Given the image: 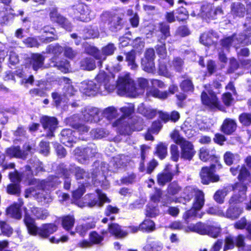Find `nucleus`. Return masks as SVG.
I'll return each instance as SVG.
<instances>
[{
    "mask_svg": "<svg viewBox=\"0 0 251 251\" xmlns=\"http://www.w3.org/2000/svg\"><path fill=\"white\" fill-rule=\"evenodd\" d=\"M234 242L233 237L231 236H226L225 239V245L223 248L224 251H227L234 247Z\"/></svg>",
    "mask_w": 251,
    "mask_h": 251,
    "instance_id": "69168bd1",
    "label": "nucleus"
},
{
    "mask_svg": "<svg viewBox=\"0 0 251 251\" xmlns=\"http://www.w3.org/2000/svg\"><path fill=\"white\" fill-rule=\"evenodd\" d=\"M24 223L27 228L28 233L32 235H36L37 227L35 225V221L26 212L25 213Z\"/></svg>",
    "mask_w": 251,
    "mask_h": 251,
    "instance_id": "2f4dec72",
    "label": "nucleus"
},
{
    "mask_svg": "<svg viewBox=\"0 0 251 251\" xmlns=\"http://www.w3.org/2000/svg\"><path fill=\"white\" fill-rule=\"evenodd\" d=\"M80 67L83 70L90 71L96 68V65L93 58H86L81 61Z\"/></svg>",
    "mask_w": 251,
    "mask_h": 251,
    "instance_id": "37998d69",
    "label": "nucleus"
},
{
    "mask_svg": "<svg viewBox=\"0 0 251 251\" xmlns=\"http://www.w3.org/2000/svg\"><path fill=\"white\" fill-rule=\"evenodd\" d=\"M32 148L28 143H25L23 147V150H21L19 146L11 147L6 150V154L12 157L25 159L29 152H31Z\"/></svg>",
    "mask_w": 251,
    "mask_h": 251,
    "instance_id": "9d476101",
    "label": "nucleus"
},
{
    "mask_svg": "<svg viewBox=\"0 0 251 251\" xmlns=\"http://www.w3.org/2000/svg\"><path fill=\"white\" fill-rule=\"evenodd\" d=\"M180 190L181 187L176 181L171 183L169 185L167 189L168 194L172 195H175L177 194Z\"/></svg>",
    "mask_w": 251,
    "mask_h": 251,
    "instance_id": "bf43d9fd",
    "label": "nucleus"
},
{
    "mask_svg": "<svg viewBox=\"0 0 251 251\" xmlns=\"http://www.w3.org/2000/svg\"><path fill=\"white\" fill-rule=\"evenodd\" d=\"M151 83L153 88L148 93L149 95L160 99H165L168 97V93L167 91L161 92L155 88L156 87L160 88H164L165 85L163 81L158 79H153L151 80Z\"/></svg>",
    "mask_w": 251,
    "mask_h": 251,
    "instance_id": "a211bd4d",
    "label": "nucleus"
},
{
    "mask_svg": "<svg viewBox=\"0 0 251 251\" xmlns=\"http://www.w3.org/2000/svg\"><path fill=\"white\" fill-rule=\"evenodd\" d=\"M0 228L2 233L7 236H10L13 233V229L6 222L0 221Z\"/></svg>",
    "mask_w": 251,
    "mask_h": 251,
    "instance_id": "e2e57ef3",
    "label": "nucleus"
},
{
    "mask_svg": "<svg viewBox=\"0 0 251 251\" xmlns=\"http://www.w3.org/2000/svg\"><path fill=\"white\" fill-rule=\"evenodd\" d=\"M96 193V197H94V195L93 194H91L89 196L90 198L93 199V200L90 202H88L87 205L90 207L95 205L101 207L104 202H110L106 196L104 194H103L100 190H97Z\"/></svg>",
    "mask_w": 251,
    "mask_h": 251,
    "instance_id": "b1692460",
    "label": "nucleus"
},
{
    "mask_svg": "<svg viewBox=\"0 0 251 251\" xmlns=\"http://www.w3.org/2000/svg\"><path fill=\"white\" fill-rule=\"evenodd\" d=\"M201 182L203 184H208L210 182H217L219 180V177L212 172L208 167H203L200 173Z\"/></svg>",
    "mask_w": 251,
    "mask_h": 251,
    "instance_id": "4be33fe9",
    "label": "nucleus"
},
{
    "mask_svg": "<svg viewBox=\"0 0 251 251\" xmlns=\"http://www.w3.org/2000/svg\"><path fill=\"white\" fill-rule=\"evenodd\" d=\"M6 191L9 194L18 196L21 193L20 185L19 184H10L7 185Z\"/></svg>",
    "mask_w": 251,
    "mask_h": 251,
    "instance_id": "8fccbe9b",
    "label": "nucleus"
},
{
    "mask_svg": "<svg viewBox=\"0 0 251 251\" xmlns=\"http://www.w3.org/2000/svg\"><path fill=\"white\" fill-rule=\"evenodd\" d=\"M45 57L39 53H34L30 58V64L34 71H37L41 68L44 63Z\"/></svg>",
    "mask_w": 251,
    "mask_h": 251,
    "instance_id": "bb28decb",
    "label": "nucleus"
},
{
    "mask_svg": "<svg viewBox=\"0 0 251 251\" xmlns=\"http://www.w3.org/2000/svg\"><path fill=\"white\" fill-rule=\"evenodd\" d=\"M207 231V235L212 238H216L220 235L221 229L218 227L209 226Z\"/></svg>",
    "mask_w": 251,
    "mask_h": 251,
    "instance_id": "6e6d98bb",
    "label": "nucleus"
},
{
    "mask_svg": "<svg viewBox=\"0 0 251 251\" xmlns=\"http://www.w3.org/2000/svg\"><path fill=\"white\" fill-rule=\"evenodd\" d=\"M24 168L22 177L28 185H35L37 179L33 176L44 170L42 163L35 157L31 158Z\"/></svg>",
    "mask_w": 251,
    "mask_h": 251,
    "instance_id": "7ed1b4c3",
    "label": "nucleus"
},
{
    "mask_svg": "<svg viewBox=\"0 0 251 251\" xmlns=\"http://www.w3.org/2000/svg\"><path fill=\"white\" fill-rule=\"evenodd\" d=\"M40 123L44 129L48 132L47 135L48 137L53 136V132L58 125L57 119L54 117L44 116L41 118Z\"/></svg>",
    "mask_w": 251,
    "mask_h": 251,
    "instance_id": "2eb2a0df",
    "label": "nucleus"
},
{
    "mask_svg": "<svg viewBox=\"0 0 251 251\" xmlns=\"http://www.w3.org/2000/svg\"><path fill=\"white\" fill-rule=\"evenodd\" d=\"M61 182L57 176H50L45 180H37L35 184L36 187H31L25 191V197L26 198L33 197L38 201H42V197L40 196L41 192L50 190Z\"/></svg>",
    "mask_w": 251,
    "mask_h": 251,
    "instance_id": "f03ea898",
    "label": "nucleus"
},
{
    "mask_svg": "<svg viewBox=\"0 0 251 251\" xmlns=\"http://www.w3.org/2000/svg\"><path fill=\"white\" fill-rule=\"evenodd\" d=\"M63 48L58 44L50 45L47 48V51L55 55L60 54L63 51Z\"/></svg>",
    "mask_w": 251,
    "mask_h": 251,
    "instance_id": "13d9d810",
    "label": "nucleus"
},
{
    "mask_svg": "<svg viewBox=\"0 0 251 251\" xmlns=\"http://www.w3.org/2000/svg\"><path fill=\"white\" fill-rule=\"evenodd\" d=\"M214 38H217V33L213 30L204 32L200 37V42L206 46L212 45L214 42Z\"/></svg>",
    "mask_w": 251,
    "mask_h": 251,
    "instance_id": "cd10ccee",
    "label": "nucleus"
},
{
    "mask_svg": "<svg viewBox=\"0 0 251 251\" xmlns=\"http://www.w3.org/2000/svg\"><path fill=\"white\" fill-rule=\"evenodd\" d=\"M117 87L118 94L135 97L138 94V88L135 87L133 80L126 75L119 78L116 85L113 75H108L104 72H100L93 80L82 82L79 86L80 91L87 96L100 93L106 95Z\"/></svg>",
    "mask_w": 251,
    "mask_h": 251,
    "instance_id": "f257e3e1",
    "label": "nucleus"
},
{
    "mask_svg": "<svg viewBox=\"0 0 251 251\" xmlns=\"http://www.w3.org/2000/svg\"><path fill=\"white\" fill-rule=\"evenodd\" d=\"M138 111L148 119L153 118L156 115V111L150 108L145 107L143 104H140Z\"/></svg>",
    "mask_w": 251,
    "mask_h": 251,
    "instance_id": "ea45409f",
    "label": "nucleus"
},
{
    "mask_svg": "<svg viewBox=\"0 0 251 251\" xmlns=\"http://www.w3.org/2000/svg\"><path fill=\"white\" fill-rule=\"evenodd\" d=\"M100 111L97 107L87 106L81 110V120L87 123H96L100 121L99 116Z\"/></svg>",
    "mask_w": 251,
    "mask_h": 251,
    "instance_id": "6e6552de",
    "label": "nucleus"
},
{
    "mask_svg": "<svg viewBox=\"0 0 251 251\" xmlns=\"http://www.w3.org/2000/svg\"><path fill=\"white\" fill-rule=\"evenodd\" d=\"M213 155L212 151L211 152L206 148H202L200 150L199 156L201 160L207 161Z\"/></svg>",
    "mask_w": 251,
    "mask_h": 251,
    "instance_id": "680f3d73",
    "label": "nucleus"
},
{
    "mask_svg": "<svg viewBox=\"0 0 251 251\" xmlns=\"http://www.w3.org/2000/svg\"><path fill=\"white\" fill-rule=\"evenodd\" d=\"M56 66L59 70L64 73H66L69 71L70 65L69 62L66 60L57 62Z\"/></svg>",
    "mask_w": 251,
    "mask_h": 251,
    "instance_id": "0e129e2a",
    "label": "nucleus"
},
{
    "mask_svg": "<svg viewBox=\"0 0 251 251\" xmlns=\"http://www.w3.org/2000/svg\"><path fill=\"white\" fill-rule=\"evenodd\" d=\"M233 188L232 185L229 184L224 187L222 189L217 191L214 195V200L217 202L222 203L225 197L229 192L232 191Z\"/></svg>",
    "mask_w": 251,
    "mask_h": 251,
    "instance_id": "c756f323",
    "label": "nucleus"
},
{
    "mask_svg": "<svg viewBox=\"0 0 251 251\" xmlns=\"http://www.w3.org/2000/svg\"><path fill=\"white\" fill-rule=\"evenodd\" d=\"M72 10L74 18L79 21L87 22L93 18L88 6L83 3H79L73 6Z\"/></svg>",
    "mask_w": 251,
    "mask_h": 251,
    "instance_id": "423d86ee",
    "label": "nucleus"
},
{
    "mask_svg": "<svg viewBox=\"0 0 251 251\" xmlns=\"http://www.w3.org/2000/svg\"><path fill=\"white\" fill-rule=\"evenodd\" d=\"M174 176V174L172 171L170 166H167L157 175V183L160 186H164L173 179Z\"/></svg>",
    "mask_w": 251,
    "mask_h": 251,
    "instance_id": "aec40b11",
    "label": "nucleus"
},
{
    "mask_svg": "<svg viewBox=\"0 0 251 251\" xmlns=\"http://www.w3.org/2000/svg\"><path fill=\"white\" fill-rule=\"evenodd\" d=\"M103 165H106L105 163H101L100 165L99 162H95L94 163L93 172L91 173V177L89 176V174L85 172L83 169H81L79 167L75 168V176L77 179H85L84 184L86 186H88L90 184L91 182H92L93 180L98 176L99 175H100V171L102 172V174L105 172V167L102 168Z\"/></svg>",
    "mask_w": 251,
    "mask_h": 251,
    "instance_id": "20e7f679",
    "label": "nucleus"
},
{
    "mask_svg": "<svg viewBox=\"0 0 251 251\" xmlns=\"http://www.w3.org/2000/svg\"><path fill=\"white\" fill-rule=\"evenodd\" d=\"M100 21L107 23L108 28L113 32L120 30L123 26L124 21L122 16L108 11H103L100 16Z\"/></svg>",
    "mask_w": 251,
    "mask_h": 251,
    "instance_id": "39448f33",
    "label": "nucleus"
},
{
    "mask_svg": "<svg viewBox=\"0 0 251 251\" xmlns=\"http://www.w3.org/2000/svg\"><path fill=\"white\" fill-rule=\"evenodd\" d=\"M159 30L161 34L159 40H165L170 36V26L166 23H162L159 25Z\"/></svg>",
    "mask_w": 251,
    "mask_h": 251,
    "instance_id": "a18cd8bd",
    "label": "nucleus"
},
{
    "mask_svg": "<svg viewBox=\"0 0 251 251\" xmlns=\"http://www.w3.org/2000/svg\"><path fill=\"white\" fill-rule=\"evenodd\" d=\"M204 203V196L203 193L201 191H197L195 193V197L193 207L191 209L186 211L183 215V218L186 220L188 218L194 216L196 211L200 210Z\"/></svg>",
    "mask_w": 251,
    "mask_h": 251,
    "instance_id": "1a4fd4ad",
    "label": "nucleus"
},
{
    "mask_svg": "<svg viewBox=\"0 0 251 251\" xmlns=\"http://www.w3.org/2000/svg\"><path fill=\"white\" fill-rule=\"evenodd\" d=\"M179 146L181 149L180 158L189 161L192 160L196 153L192 143L186 140L183 141Z\"/></svg>",
    "mask_w": 251,
    "mask_h": 251,
    "instance_id": "6ab92c4d",
    "label": "nucleus"
},
{
    "mask_svg": "<svg viewBox=\"0 0 251 251\" xmlns=\"http://www.w3.org/2000/svg\"><path fill=\"white\" fill-rule=\"evenodd\" d=\"M180 87L184 92H192L194 90V85L191 80L189 79L184 80L181 83Z\"/></svg>",
    "mask_w": 251,
    "mask_h": 251,
    "instance_id": "5fc2aeb1",
    "label": "nucleus"
},
{
    "mask_svg": "<svg viewBox=\"0 0 251 251\" xmlns=\"http://www.w3.org/2000/svg\"><path fill=\"white\" fill-rule=\"evenodd\" d=\"M243 41V37H238V35L233 34L231 36L226 37L221 40V45L223 48L228 50L231 46H233L236 48H238L237 46L242 43Z\"/></svg>",
    "mask_w": 251,
    "mask_h": 251,
    "instance_id": "5701e85b",
    "label": "nucleus"
},
{
    "mask_svg": "<svg viewBox=\"0 0 251 251\" xmlns=\"http://www.w3.org/2000/svg\"><path fill=\"white\" fill-rule=\"evenodd\" d=\"M224 159L226 164L230 166L234 163L238 162L240 160V156L237 153H233L230 151H226L224 154Z\"/></svg>",
    "mask_w": 251,
    "mask_h": 251,
    "instance_id": "f704fd0d",
    "label": "nucleus"
},
{
    "mask_svg": "<svg viewBox=\"0 0 251 251\" xmlns=\"http://www.w3.org/2000/svg\"><path fill=\"white\" fill-rule=\"evenodd\" d=\"M90 134L94 139H101L106 137L108 132L102 128H95L90 131Z\"/></svg>",
    "mask_w": 251,
    "mask_h": 251,
    "instance_id": "09e8293b",
    "label": "nucleus"
},
{
    "mask_svg": "<svg viewBox=\"0 0 251 251\" xmlns=\"http://www.w3.org/2000/svg\"><path fill=\"white\" fill-rule=\"evenodd\" d=\"M167 153V146L163 143H160L156 147V153L159 157L163 159L164 158Z\"/></svg>",
    "mask_w": 251,
    "mask_h": 251,
    "instance_id": "864d4df0",
    "label": "nucleus"
},
{
    "mask_svg": "<svg viewBox=\"0 0 251 251\" xmlns=\"http://www.w3.org/2000/svg\"><path fill=\"white\" fill-rule=\"evenodd\" d=\"M163 248L162 243L158 241H152L145 247L146 251H161Z\"/></svg>",
    "mask_w": 251,
    "mask_h": 251,
    "instance_id": "de8ad7c7",
    "label": "nucleus"
},
{
    "mask_svg": "<svg viewBox=\"0 0 251 251\" xmlns=\"http://www.w3.org/2000/svg\"><path fill=\"white\" fill-rule=\"evenodd\" d=\"M171 154L172 159L177 162L180 157V153L178 151V148L176 145H172L171 146Z\"/></svg>",
    "mask_w": 251,
    "mask_h": 251,
    "instance_id": "774afa93",
    "label": "nucleus"
},
{
    "mask_svg": "<svg viewBox=\"0 0 251 251\" xmlns=\"http://www.w3.org/2000/svg\"><path fill=\"white\" fill-rule=\"evenodd\" d=\"M237 128V123L235 120L226 118L221 126V131L226 135H230Z\"/></svg>",
    "mask_w": 251,
    "mask_h": 251,
    "instance_id": "393cba45",
    "label": "nucleus"
},
{
    "mask_svg": "<svg viewBox=\"0 0 251 251\" xmlns=\"http://www.w3.org/2000/svg\"><path fill=\"white\" fill-rule=\"evenodd\" d=\"M23 204V202L21 201L19 204H15L11 206L7 210L8 214L16 219H20L22 217L20 207Z\"/></svg>",
    "mask_w": 251,
    "mask_h": 251,
    "instance_id": "72a5a7b5",
    "label": "nucleus"
},
{
    "mask_svg": "<svg viewBox=\"0 0 251 251\" xmlns=\"http://www.w3.org/2000/svg\"><path fill=\"white\" fill-rule=\"evenodd\" d=\"M31 212L38 219L44 220L49 215L47 210L41 208L33 207Z\"/></svg>",
    "mask_w": 251,
    "mask_h": 251,
    "instance_id": "79ce46f5",
    "label": "nucleus"
},
{
    "mask_svg": "<svg viewBox=\"0 0 251 251\" xmlns=\"http://www.w3.org/2000/svg\"><path fill=\"white\" fill-rule=\"evenodd\" d=\"M242 210L236 205H231L228 208L226 212L227 217L235 219L239 217L242 213Z\"/></svg>",
    "mask_w": 251,
    "mask_h": 251,
    "instance_id": "58836bf2",
    "label": "nucleus"
},
{
    "mask_svg": "<svg viewBox=\"0 0 251 251\" xmlns=\"http://www.w3.org/2000/svg\"><path fill=\"white\" fill-rule=\"evenodd\" d=\"M49 11V16L52 22L57 23L66 30H72V26L70 22L58 12L56 7H50Z\"/></svg>",
    "mask_w": 251,
    "mask_h": 251,
    "instance_id": "9b49d317",
    "label": "nucleus"
},
{
    "mask_svg": "<svg viewBox=\"0 0 251 251\" xmlns=\"http://www.w3.org/2000/svg\"><path fill=\"white\" fill-rule=\"evenodd\" d=\"M74 128L76 130L75 131L76 132V135L77 134L82 135L88 132L90 127L84 124H78L75 125Z\"/></svg>",
    "mask_w": 251,
    "mask_h": 251,
    "instance_id": "338daca9",
    "label": "nucleus"
},
{
    "mask_svg": "<svg viewBox=\"0 0 251 251\" xmlns=\"http://www.w3.org/2000/svg\"><path fill=\"white\" fill-rule=\"evenodd\" d=\"M108 230L110 233L117 237H123L127 235V233L122 230L120 226L115 223L109 225Z\"/></svg>",
    "mask_w": 251,
    "mask_h": 251,
    "instance_id": "4c0bfd02",
    "label": "nucleus"
},
{
    "mask_svg": "<svg viewBox=\"0 0 251 251\" xmlns=\"http://www.w3.org/2000/svg\"><path fill=\"white\" fill-rule=\"evenodd\" d=\"M201 100L202 104L210 109L219 108V101L212 90L202 92L201 94Z\"/></svg>",
    "mask_w": 251,
    "mask_h": 251,
    "instance_id": "ddd939ff",
    "label": "nucleus"
},
{
    "mask_svg": "<svg viewBox=\"0 0 251 251\" xmlns=\"http://www.w3.org/2000/svg\"><path fill=\"white\" fill-rule=\"evenodd\" d=\"M239 121L240 123L246 126L251 125V113H243L239 116Z\"/></svg>",
    "mask_w": 251,
    "mask_h": 251,
    "instance_id": "3c124183",
    "label": "nucleus"
},
{
    "mask_svg": "<svg viewBox=\"0 0 251 251\" xmlns=\"http://www.w3.org/2000/svg\"><path fill=\"white\" fill-rule=\"evenodd\" d=\"M136 53L134 50L128 52L126 54V61L127 65L132 70H136L138 68V65L136 62Z\"/></svg>",
    "mask_w": 251,
    "mask_h": 251,
    "instance_id": "e433bc0d",
    "label": "nucleus"
},
{
    "mask_svg": "<svg viewBox=\"0 0 251 251\" xmlns=\"http://www.w3.org/2000/svg\"><path fill=\"white\" fill-rule=\"evenodd\" d=\"M209 225L201 223H198L195 225H190L189 228L191 231L200 234H206Z\"/></svg>",
    "mask_w": 251,
    "mask_h": 251,
    "instance_id": "c9c22d12",
    "label": "nucleus"
},
{
    "mask_svg": "<svg viewBox=\"0 0 251 251\" xmlns=\"http://www.w3.org/2000/svg\"><path fill=\"white\" fill-rule=\"evenodd\" d=\"M232 187L234 188L232 191H238V194H235L230 198L229 200V204L234 205L243 202L246 198V185L242 183H236L232 185Z\"/></svg>",
    "mask_w": 251,
    "mask_h": 251,
    "instance_id": "f8f14e48",
    "label": "nucleus"
},
{
    "mask_svg": "<svg viewBox=\"0 0 251 251\" xmlns=\"http://www.w3.org/2000/svg\"><path fill=\"white\" fill-rule=\"evenodd\" d=\"M206 9L207 11L206 12V16L209 19H217L218 16H221L223 14V11L220 6L214 7L211 5H207Z\"/></svg>",
    "mask_w": 251,
    "mask_h": 251,
    "instance_id": "7c9ffc66",
    "label": "nucleus"
},
{
    "mask_svg": "<svg viewBox=\"0 0 251 251\" xmlns=\"http://www.w3.org/2000/svg\"><path fill=\"white\" fill-rule=\"evenodd\" d=\"M102 115L107 120H111L116 118L118 113L116 109L114 107L110 106L103 110Z\"/></svg>",
    "mask_w": 251,
    "mask_h": 251,
    "instance_id": "c03bdc74",
    "label": "nucleus"
},
{
    "mask_svg": "<svg viewBox=\"0 0 251 251\" xmlns=\"http://www.w3.org/2000/svg\"><path fill=\"white\" fill-rule=\"evenodd\" d=\"M139 228L143 231H152L155 228V224L152 221L147 219L144 220V221L140 225Z\"/></svg>",
    "mask_w": 251,
    "mask_h": 251,
    "instance_id": "a19ab883",
    "label": "nucleus"
},
{
    "mask_svg": "<svg viewBox=\"0 0 251 251\" xmlns=\"http://www.w3.org/2000/svg\"><path fill=\"white\" fill-rule=\"evenodd\" d=\"M60 141L66 146L72 147L74 143L78 140L76 137V132L70 129L62 130L60 133Z\"/></svg>",
    "mask_w": 251,
    "mask_h": 251,
    "instance_id": "f3484780",
    "label": "nucleus"
},
{
    "mask_svg": "<svg viewBox=\"0 0 251 251\" xmlns=\"http://www.w3.org/2000/svg\"><path fill=\"white\" fill-rule=\"evenodd\" d=\"M230 171L234 176L238 174V179L240 181L239 183L244 184L245 181H251V173L245 166L238 165L236 167H231ZM245 184L246 185L245 183Z\"/></svg>",
    "mask_w": 251,
    "mask_h": 251,
    "instance_id": "dca6fc26",
    "label": "nucleus"
},
{
    "mask_svg": "<svg viewBox=\"0 0 251 251\" xmlns=\"http://www.w3.org/2000/svg\"><path fill=\"white\" fill-rule=\"evenodd\" d=\"M42 30L43 33H49L54 35L53 37L48 36L45 38H41L40 40L43 42L47 43L58 39L57 36L55 35V30L54 28L50 26H45L42 29Z\"/></svg>",
    "mask_w": 251,
    "mask_h": 251,
    "instance_id": "473e14b6",
    "label": "nucleus"
},
{
    "mask_svg": "<svg viewBox=\"0 0 251 251\" xmlns=\"http://www.w3.org/2000/svg\"><path fill=\"white\" fill-rule=\"evenodd\" d=\"M60 81L65 84L63 88V94L65 97L68 98L75 95L76 90L72 85V81L69 78L62 77L60 78Z\"/></svg>",
    "mask_w": 251,
    "mask_h": 251,
    "instance_id": "a878e982",
    "label": "nucleus"
},
{
    "mask_svg": "<svg viewBox=\"0 0 251 251\" xmlns=\"http://www.w3.org/2000/svg\"><path fill=\"white\" fill-rule=\"evenodd\" d=\"M75 219L73 216L68 215L62 219V226L66 230L71 229L74 225Z\"/></svg>",
    "mask_w": 251,
    "mask_h": 251,
    "instance_id": "603ef678",
    "label": "nucleus"
},
{
    "mask_svg": "<svg viewBox=\"0 0 251 251\" xmlns=\"http://www.w3.org/2000/svg\"><path fill=\"white\" fill-rule=\"evenodd\" d=\"M238 37L243 38L242 43L251 44V26H250L244 31L243 34L238 35Z\"/></svg>",
    "mask_w": 251,
    "mask_h": 251,
    "instance_id": "052dcab7",
    "label": "nucleus"
},
{
    "mask_svg": "<svg viewBox=\"0 0 251 251\" xmlns=\"http://www.w3.org/2000/svg\"><path fill=\"white\" fill-rule=\"evenodd\" d=\"M97 153V149L94 145H90L86 148L78 147L74 151V154L80 157L84 161L89 160L95 156Z\"/></svg>",
    "mask_w": 251,
    "mask_h": 251,
    "instance_id": "4468645a",
    "label": "nucleus"
},
{
    "mask_svg": "<svg viewBox=\"0 0 251 251\" xmlns=\"http://www.w3.org/2000/svg\"><path fill=\"white\" fill-rule=\"evenodd\" d=\"M246 12L245 5L240 2H235L231 5V13L233 16L243 17Z\"/></svg>",
    "mask_w": 251,
    "mask_h": 251,
    "instance_id": "c85d7f7f",
    "label": "nucleus"
},
{
    "mask_svg": "<svg viewBox=\"0 0 251 251\" xmlns=\"http://www.w3.org/2000/svg\"><path fill=\"white\" fill-rule=\"evenodd\" d=\"M24 169V168L22 169V171L21 174L19 173L17 171H15L14 173H9V176L11 181L14 183H19L21 180H23L25 182L22 177Z\"/></svg>",
    "mask_w": 251,
    "mask_h": 251,
    "instance_id": "4d7b16f0",
    "label": "nucleus"
},
{
    "mask_svg": "<svg viewBox=\"0 0 251 251\" xmlns=\"http://www.w3.org/2000/svg\"><path fill=\"white\" fill-rule=\"evenodd\" d=\"M142 66L143 70L148 73H154L155 71L154 61L142 60Z\"/></svg>",
    "mask_w": 251,
    "mask_h": 251,
    "instance_id": "49530a36",
    "label": "nucleus"
},
{
    "mask_svg": "<svg viewBox=\"0 0 251 251\" xmlns=\"http://www.w3.org/2000/svg\"><path fill=\"white\" fill-rule=\"evenodd\" d=\"M91 50L90 53L96 59L99 60L98 64L101 66L102 62L106 59V56L112 55L116 50V47L114 44L109 43L102 48L101 52L95 48H91Z\"/></svg>",
    "mask_w": 251,
    "mask_h": 251,
    "instance_id": "0eeeda50",
    "label": "nucleus"
},
{
    "mask_svg": "<svg viewBox=\"0 0 251 251\" xmlns=\"http://www.w3.org/2000/svg\"><path fill=\"white\" fill-rule=\"evenodd\" d=\"M57 226L54 224H45L38 227L36 235L44 238H47L49 236L57 231Z\"/></svg>",
    "mask_w": 251,
    "mask_h": 251,
    "instance_id": "412c9836",
    "label": "nucleus"
}]
</instances>
